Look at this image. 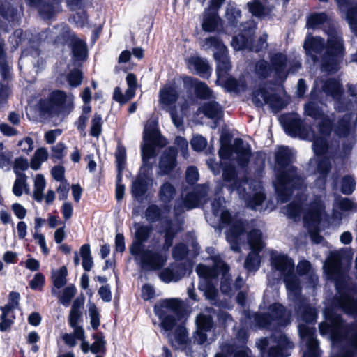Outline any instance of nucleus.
Segmentation results:
<instances>
[{
  "mask_svg": "<svg viewBox=\"0 0 357 357\" xmlns=\"http://www.w3.org/2000/svg\"><path fill=\"white\" fill-rule=\"evenodd\" d=\"M70 50L71 61L75 65H79L87 60L89 56V50L86 42L79 38H76L69 47Z\"/></svg>",
  "mask_w": 357,
  "mask_h": 357,
  "instance_id": "17",
  "label": "nucleus"
},
{
  "mask_svg": "<svg viewBox=\"0 0 357 357\" xmlns=\"http://www.w3.org/2000/svg\"><path fill=\"white\" fill-rule=\"evenodd\" d=\"M322 91L334 98H340L343 93L342 84L335 78H329L322 85Z\"/></svg>",
  "mask_w": 357,
  "mask_h": 357,
  "instance_id": "26",
  "label": "nucleus"
},
{
  "mask_svg": "<svg viewBox=\"0 0 357 357\" xmlns=\"http://www.w3.org/2000/svg\"><path fill=\"white\" fill-rule=\"evenodd\" d=\"M357 109V98L355 100L349 98H340L337 100V111L339 112H353Z\"/></svg>",
  "mask_w": 357,
  "mask_h": 357,
  "instance_id": "48",
  "label": "nucleus"
},
{
  "mask_svg": "<svg viewBox=\"0 0 357 357\" xmlns=\"http://www.w3.org/2000/svg\"><path fill=\"white\" fill-rule=\"evenodd\" d=\"M328 19L325 13H318L312 14L307 19V26L311 29H315L317 26L324 24Z\"/></svg>",
  "mask_w": 357,
  "mask_h": 357,
  "instance_id": "54",
  "label": "nucleus"
},
{
  "mask_svg": "<svg viewBox=\"0 0 357 357\" xmlns=\"http://www.w3.org/2000/svg\"><path fill=\"white\" fill-rule=\"evenodd\" d=\"M293 155L287 146H280L275 153V192L282 202H287L294 190L301 189L304 180L293 165Z\"/></svg>",
  "mask_w": 357,
  "mask_h": 357,
  "instance_id": "3",
  "label": "nucleus"
},
{
  "mask_svg": "<svg viewBox=\"0 0 357 357\" xmlns=\"http://www.w3.org/2000/svg\"><path fill=\"white\" fill-rule=\"evenodd\" d=\"M249 12L257 17H261L265 15V7L259 0H254L247 3Z\"/></svg>",
  "mask_w": 357,
  "mask_h": 357,
  "instance_id": "58",
  "label": "nucleus"
},
{
  "mask_svg": "<svg viewBox=\"0 0 357 357\" xmlns=\"http://www.w3.org/2000/svg\"><path fill=\"white\" fill-rule=\"evenodd\" d=\"M268 313L273 321H275L278 326H286L290 323V315L287 314L286 307L280 303H273L268 307Z\"/></svg>",
  "mask_w": 357,
  "mask_h": 357,
  "instance_id": "18",
  "label": "nucleus"
},
{
  "mask_svg": "<svg viewBox=\"0 0 357 357\" xmlns=\"http://www.w3.org/2000/svg\"><path fill=\"white\" fill-rule=\"evenodd\" d=\"M271 264L274 268L279 271L283 275L284 282L287 288L294 289L298 286L297 279L294 274L295 264L294 260L287 255L279 254L271 257Z\"/></svg>",
  "mask_w": 357,
  "mask_h": 357,
  "instance_id": "8",
  "label": "nucleus"
},
{
  "mask_svg": "<svg viewBox=\"0 0 357 357\" xmlns=\"http://www.w3.org/2000/svg\"><path fill=\"white\" fill-rule=\"evenodd\" d=\"M102 119L100 114L96 113L91 120L90 135L92 137H98L102 132Z\"/></svg>",
  "mask_w": 357,
  "mask_h": 357,
  "instance_id": "61",
  "label": "nucleus"
},
{
  "mask_svg": "<svg viewBox=\"0 0 357 357\" xmlns=\"http://www.w3.org/2000/svg\"><path fill=\"white\" fill-rule=\"evenodd\" d=\"M247 240L250 250L261 252L264 248V243L262 241V232L260 229L257 228L250 229L247 234Z\"/></svg>",
  "mask_w": 357,
  "mask_h": 357,
  "instance_id": "28",
  "label": "nucleus"
},
{
  "mask_svg": "<svg viewBox=\"0 0 357 357\" xmlns=\"http://www.w3.org/2000/svg\"><path fill=\"white\" fill-rule=\"evenodd\" d=\"M189 249L188 245L182 242L176 243L172 250V255L174 260H183L188 255Z\"/></svg>",
  "mask_w": 357,
  "mask_h": 357,
  "instance_id": "53",
  "label": "nucleus"
},
{
  "mask_svg": "<svg viewBox=\"0 0 357 357\" xmlns=\"http://www.w3.org/2000/svg\"><path fill=\"white\" fill-rule=\"evenodd\" d=\"M76 293L77 289L75 286L73 284H70L63 289L62 294L59 296V302L63 306L68 307Z\"/></svg>",
  "mask_w": 357,
  "mask_h": 357,
  "instance_id": "46",
  "label": "nucleus"
},
{
  "mask_svg": "<svg viewBox=\"0 0 357 357\" xmlns=\"http://www.w3.org/2000/svg\"><path fill=\"white\" fill-rule=\"evenodd\" d=\"M356 187V181L350 175H346L342 177L341 181V192L346 195L352 194Z\"/></svg>",
  "mask_w": 357,
  "mask_h": 357,
  "instance_id": "55",
  "label": "nucleus"
},
{
  "mask_svg": "<svg viewBox=\"0 0 357 357\" xmlns=\"http://www.w3.org/2000/svg\"><path fill=\"white\" fill-rule=\"evenodd\" d=\"M246 225V222L243 219L236 218L229 225L227 239L230 243L232 250L235 252H239L241 250L238 241L241 236L245 232Z\"/></svg>",
  "mask_w": 357,
  "mask_h": 357,
  "instance_id": "16",
  "label": "nucleus"
},
{
  "mask_svg": "<svg viewBox=\"0 0 357 357\" xmlns=\"http://www.w3.org/2000/svg\"><path fill=\"white\" fill-rule=\"evenodd\" d=\"M243 29L239 33L232 38L231 46L235 50H248L253 51L255 30V28L246 24H241Z\"/></svg>",
  "mask_w": 357,
  "mask_h": 357,
  "instance_id": "13",
  "label": "nucleus"
},
{
  "mask_svg": "<svg viewBox=\"0 0 357 357\" xmlns=\"http://www.w3.org/2000/svg\"><path fill=\"white\" fill-rule=\"evenodd\" d=\"M272 70L278 75L284 72L287 63V57L285 54L278 52L274 54L270 59Z\"/></svg>",
  "mask_w": 357,
  "mask_h": 357,
  "instance_id": "36",
  "label": "nucleus"
},
{
  "mask_svg": "<svg viewBox=\"0 0 357 357\" xmlns=\"http://www.w3.org/2000/svg\"><path fill=\"white\" fill-rule=\"evenodd\" d=\"M126 149L121 144L118 143L115 151V162L117 174H123L126 165Z\"/></svg>",
  "mask_w": 357,
  "mask_h": 357,
  "instance_id": "35",
  "label": "nucleus"
},
{
  "mask_svg": "<svg viewBox=\"0 0 357 357\" xmlns=\"http://www.w3.org/2000/svg\"><path fill=\"white\" fill-rule=\"evenodd\" d=\"M255 324L261 328H270L272 325V321L270 314L268 312L256 313L254 316Z\"/></svg>",
  "mask_w": 357,
  "mask_h": 357,
  "instance_id": "60",
  "label": "nucleus"
},
{
  "mask_svg": "<svg viewBox=\"0 0 357 357\" xmlns=\"http://www.w3.org/2000/svg\"><path fill=\"white\" fill-rule=\"evenodd\" d=\"M176 195V188L169 181L164 182L158 191V199L163 204L164 209L169 211L171 202Z\"/></svg>",
  "mask_w": 357,
  "mask_h": 357,
  "instance_id": "20",
  "label": "nucleus"
},
{
  "mask_svg": "<svg viewBox=\"0 0 357 357\" xmlns=\"http://www.w3.org/2000/svg\"><path fill=\"white\" fill-rule=\"evenodd\" d=\"M141 264L144 268L158 271L161 269L167 261V256L159 252L146 249L142 256Z\"/></svg>",
  "mask_w": 357,
  "mask_h": 357,
  "instance_id": "15",
  "label": "nucleus"
},
{
  "mask_svg": "<svg viewBox=\"0 0 357 357\" xmlns=\"http://www.w3.org/2000/svg\"><path fill=\"white\" fill-rule=\"evenodd\" d=\"M271 95L264 86H259L252 92V102L256 107H262L264 104L268 103Z\"/></svg>",
  "mask_w": 357,
  "mask_h": 357,
  "instance_id": "30",
  "label": "nucleus"
},
{
  "mask_svg": "<svg viewBox=\"0 0 357 357\" xmlns=\"http://www.w3.org/2000/svg\"><path fill=\"white\" fill-rule=\"evenodd\" d=\"M66 93L61 90L53 91L49 95L48 99L56 114H59L62 111L64 112L66 109H68V113L70 112L71 108H68L70 105H66Z\"/></svg>",
  "mask_w": 357,
  "mask_h": 357,
  "instance_id": "21",
  "label": "nucleus"
},
{
  "mask_svg": "<svg viewBox=\"0 0 357 357\" xmlns=\"http://www.w3.org/2000/svg\"><path fill=\"white\" fill-rule=\"evenodd\" d=\"M135 232L133 239L142 241L143 243L147 242L153 231V226L151 225H142L141 223H135Z\"/></svg>",
  "mask_w": 357,
  "mask_h": 357,
  "instance_id": "37",
  "label": "nucleus"
},
{
  "mask_svg": "<svg viewBox=\"0 0 357 357\" xmlns=\"http://www.w3.org/2000/svg\"><path fill=\"white\" fill-rule=\"evenodd\" d=\"M84 301L85 298L82 294L73 301L68 316V323L70 326H73V324L75 325L77 321L81 320L82 317L81 309L84 306Z\"/></svg>",
  "mask_w": 357,
  "mask_h": 357,
  "instance_id": "23",
  "label": "nucleus"
},
{
  "mask_svg": "<svg viewBox=\"0 0 357 357\" xmlns=\"http://www.w3.org/2000/svg\"><path fill=\"white\" fill-rule=\"evenodd\" d=\"M332 168L330 158L327 155L317 158V172L321 178L326 179L328 176Z\"/></svg>",
  "mask_w": 357,
  "mask_h": 357,
  "instance_id": "44",
  "label": "nucleus"
},
{
  "mask_svg": "<svg viewBox=\"0 0 357 357\" xmlns=\"http://www.w3.org/2000/svg\"><path fill=\"white\" fill-rule=\"evenodd\" d=\"M202 112L211 119H219L223 114L222 107L215 100L204 103L202 107Z\"/></svg>",
  "mask_w": 357,
  "mask_h": 357,
  "instance_id": "29",
  "label": "nucleus"
},
{
  "mask_svg": "<svg viewBox=\"0 0 357 357\" xmlns=\"http://www.w3.org/2000/svg\"><path fill=\"white\" fill-rule=\"evenodd\" d=\"M143 144H141V155L144 172L139 174L132 181L130 188L132 197L135 200L142 202L146 197L149 190L148 173L153 168L151 159L155 158L158 154V149H162L167 146L168 141L162 135L158 128V122L151 121L145 126L143 132Z\"/></svg>",
  "mask_w": 357,
  "mask_h": 357,
  "instance_id": "1",
  "label": "nucleus"
},
{
  "mask_svg": "<svg viewBox=\"0 0 357 357\" xmlns=\"http://www.w3.org/2000/svg\"><path fill=\"white\" fill-rule=\"evenodd\" d=\"M20 295L19 292L12 291L8 294V302L0 307V331L6 332L10 329L14 324L15 315L14 310L19 307Z\"/></svg>",
  "mask_w": 357,
  "mask_h": 357,
  "instance_id": "10",
  "label": "nucleus"
},
{
  "mask_svg": "<svg viewBox=\"0 0 357 357\" xmlns=\"http://www.w3.org/2000/svg\"><path fill=\"white\" fill-rule=\"evenodd\" d=\"M335 288L338 296L335 297V300L338 307L347 314L357 315V299L351 295L347 284H336Z\"/></svg>",
  "mask_w": 357,
  "mask_h": 357,
  "instance_id": "12",
  "label": "nucleus"
},
{
  "mask_svg": "<svg viewBox=\"0 0 357 357\" xmlns=\"http://www.w3.org/2000/svg\"><path fill=\"white\" fill-rule=\"evenodd\" d=\"M39 14L45 19H52L55 13L54 6L52 2L43 0L40 5L36 7Z\"/></svg>",
  "mask_w": 357,
  "mask_h": 357,
  "instance_id": "50",
  "label": "nucleus"
},
{
  "mask_svg": "<svg viewBox=\"0 0 357 357\" xmlns=\"http://www.w3.org/2000/svg\"><path fill=\"white\" fill-rule=\"evenodd\" d=\"M221 21L218 13L211 11L204 16L202 23V30L205 32H215Z\"/></svg>",
  "mask_w": 357,
  "mask_h": 357,
  "instance_id": "27",
  "label": "nucleus"
},
{
  "mask_svg": "<svg viewBox=\"0 0 357 357\" xmlns=\"http://www.w3.org/2000/svg\"><path fill=\"white\" fill-rule=\"evenodd\" d=\"M303 49L313 62L318 61L317 54H321L325 50L321 59V68L330 74L335 73L340 70V65L345 54L343 39L336 33L329 35L326 43L322 37L313 36L308 33L303 43Z\"/></svg>",
  "mask_w": 357,
  "mask_h": 357,
  "instance_id": "2",
  "label": "nucleus"
},
{
  "mask_svg": "<svg viewBox=\"0 0 357 357\" xmlns=\"http://www.w3.org/2000/svg\"><path fill=\"white\" fill-rule=\"evenodd\" d=\"M17 178L13 186V192L17 197H20L23 193V189L26 188V174L16 176Z\"/></svg>",
  "mask_w": 357,
  "mask_h": 357,
  "instance_id": "59",
  "label": "nucleus"
},
{
  "mask_svg": "<svg viewBox=\"0 0 357 357\" xmlns=\"http://www.w3.org/2000/svg\"><path fill=\"white\" fill-rule=\"evenodd\" d=\"M175 275V281H178L184 277L187 273L191 272V266L186 262L176 264L172 267Z\"/></svg>",
  "mask_w": 357,
  "mask_h": 357,
  "instance_id": "57",
  "label": "nucleus"
},
{
  "mask_svg": "<svg viewBox=\"0 0 357 357\" xmlns=\"http://www.w3.org/2000/svg\"><path fill=\"white\" fill-rule=\"evenodd\" d=\"M210 259L213 264L211 266L199 264L196 267L198 276L203 278L206 283H212L217 280L220 275L225 277L229 272V266L220 257V255L211 256Z\"/></svg>",
  "mask_w": 357,
  "mask_h": 357,
  "instance_id": "7",
  "label": "nucleus"
},
{
  "mask_svg": "<svg viewBox=\"0 0 357 357\" xmlns=\"http://www.w3.org/2000/svg\"><path fill=\"white\" fill-rule=\"evenodd\" d=\"M197 328L201 331H211L214 326L213 319L211 315L199 314L196 318Z\"/></svg>",
  "mask_w": 357,
  "mask_h": 357,
  "instance_id": "45",
  "label": "nucleus"
},
{
  "mask_svg": "<svg viewBox=\"0 0 357 357\" xmlns=\"http://www.w3.org/2000/svg\"><path fill=\"white\" fill-rule=\"evenodd\" d=\"M83 78L84 75L82 70L77 68L71 70L66 77L68 84L73 88L79 86L82 84Z\"/></svg>",
  "mask_w": 357,
  "mask_h": 357,
  "instance_id": "51",
  "label": "nucleus"
},
{
  "mask_svg": "<svg viewBox=\"0 0 357 357\" xmlns=\"http://www.w3.org/2000/svg\"><path fill=\"white\" fill-rule=\"evenodd\" d=\"M155 314L160 321V326L165 331H171L185 316L186 310L180 298H166L153 308Z\"/></svg>",
  "mask_w": 357,
  "mask_h": 357,
  "instance_id": "5",
  "label": "nucleus"
},
{
  "mask_svg": "<svg viewBox=\"0 0 357 357\" xmlns=\"http://www.w3.org/2000/svg\"><path fill=\"white\" fill-rule=\"evenodd\" d=\"M135 96L131 94L130 90H126L125 94H123L121 89L119 86L114 88L113 93V100L121 105L127 103L132 100Z\"/></svg>",
  "mask_w": 357,
  "mask_h": 357,
  "instance_id": "56",
  "label": "nucleus"
},
{
  "mask_svg": "<svg viewBox=\"0 0 357 357\" xmlns=\"http://www.w3.org/2000/svg\"><path fill=\"white\" fill-rule=\"evenodd\" d=\"M271 339L275 345L268 348V357H288L291 355L290 350L294 349V344L284 333L275 328Z\"/></svg>",
  "mask_w": 357,
  "mask_h": 357,
  "instance_id": "9",
  "label": "nucleus"
},
{
  "mask_svg": "<svg viewBox=\"0 0 357 357\" xmlns=\"http://www.w3.org/2000/svg\"><path fill=\"white\" fill-rule=\"evenodd\" d=\"M161 208L156 204H150L145 211V217L150 223H154L162 218Z\"/></svg>",
  "mask_w": 357,
  "mask_h": 357,
  "instance_id": "52",
  "label": "nucleus"
},
{
  "mask_svg": "<svg viewBox=\"0 0 357 357\" xmlns=\"http://www.w3.org/2000/svg\"><path fill=\"white\" fill-rule=\"evenodd\" d=\"M206 43L217 49L213 56L216 61V74L218 78L225 77L231 69V63L228 55L227 47L222 41L215 36H210L206 39Z\"/></svg>",
  "mask_w": 357,
  "mask_h": 357,
  "instance_id": "6",
  "label": "nucleus"
},
{
  "mask_svg": "<svg viewBox=\"0 0 357 357\" xmlns=\"http://www.w3.org/2000/svg\"><path fill=\"white\" fill-rule=\"evenodd\" d=\"M190 65L193 66L196 71L200 75H204L209 73L210 66L206 60L201 57H190L188 60Z\"/></svg>",
  "mask_w": 357,
  "mask_h": 357,
  "instance_id": "49",
  "label": "nucleus"
},
{
  "mask_svg": "<svg viewBox=\"0 0 357 357\" xmlns=\"http://www.w3.org/2000/svg\"><path fill=\"white\" fill-rule=\"evenodd\" d=\"M298 333L303 340H306L307 344L317 342L316 331L314 328L305 325H300L298 327Z\"/></svg>",
  "mask_w": 357,
  "mask_h": 357,
  "instance_id": "47",
  "label": "nucleus"
},
{
  "mask_svg": "<svg viewBox=\"0 0 357 357\" xmlns=\"http://www.w3.org/2000/svg\"><path fill=\"white\" fill-rule=\"evenodd\" d=\"M317 126L319 136L330 137L332 132H334L335 123L327 114L319 119Z\"/></svg>",
  "mask_w": 357,
  "mask_h": 357,
  "instance_id": "33",
  "label": "nucleus"
},
{
  "mask_svg": "<svg viewBox=\"0 0 357 357\" xmlns=\"http://www.w3.org/2000/svg\"><path fill=\"white\" fill-rule=\"evenodd\" d=\"M351 128V118L350 114H344L337 121V125L334 126V133L340 138H344L349 136Z\"/></svg>",
  "mask_w": 357,
  "mask_h": 357,
  "instance_id": "25",
  "label": "nucleus"
},
{
  "mask_svg": "<svg viewBox=\"0 0 357 357\" xmlns=\"http://www.w3.org/2000/svg\"><path fill=\"white\" fill-rule=\"evenodd\" d=\"M271 64L265 59H259L255 63V73L259 79H266L272 73Z\"/></svg>",
  "mask_w": 357,
  "mask_h": 357,
  "instance_id": "39",
  "label": "nucleus"
},
{
  "mask_svg": "<svg viewBox=\"0 0 357 357\" xmlns=\"http://www.w3.org/2000/svg\"><path fill=\"white\" fill-rule=\"evenodd\" d=\"M281 122L286 133L291 137H295L305 130L304 121L297 113L282 115Z\"/></svg>",
  "mask_w": 357,
  "mask_h": 357,
  "instance_id": "14",
  "label": "nucleus"
},
{
  "mask_svg": "<svg viewBox=\"0 0 357 357\" xmlns=\"http://www.w3.org/2000/svg\"><path fill=\"white\" fill-rule=\"evenodd\" d=\"M178 151L176 146L167 147L161 153L158 161V174L160 176H170L178 167Z\"/></svg>",
  "mask_w": 357,
  "mask_h": 357,
  "instance_id": "11",
  "label": "nucleus"
},
{
  "mask_svg": "<svg viewBox=\"0 0 357 357\" xmlns=\"http://www.w3.org/2000/svg\"><path fill=\"white\" fill-rule=\"evenodd\" d=\"M77 35L69 26L63 27L61 32L54 38V44L57 47H68L73 40L76 39Z\"/></svg>",
  "mask_w": 357,
  "mask_h": 357,
  "instance_id": "24",
  "label": "nucleus"
},
{
  "mask_svg": "<svg viewBox=\"0 0 357 357\" xmlns=\"http://www.w3.org/2000/svg\"><path fill=\"white\" fill-rule=\"evenodd\" d=\"M68 269L65 266L52 273V280L56 289L63 287L67 283Z\"/></svg>",
  "mask_w": 357,
  "mask_h": 357,
  "instance_id": "42",
  "label": "nucleus"
},
{
  "mask_svg": "<svg viewBox=\"0 0 357 357\" xmlns=\"http://www.w3.org/2000/svg\"><path fill=\"white\" fill-rule=\"evenodd\" d=\"M92 337L94 340V342L91 345V351L95 354H98L99 353L105 354L107 351V342L105 340L103 333L99 332L97 333H93Z\"/></svg>",
  "mask_w": 357,
  "mask_h": 357,
  "instance_id": "41",
  "label": "nucleus"
},
{
  "mask_svg": "<svg viewBox=\"0 0 357 357\" xmlns=\"http://www.w3.org/2000/svg\"><path fill=\"white\" fill-rule=\"evenodd\" d=\"M241 17V11L237 8L236 5L229 3L226 9L225 18L227 22V26L231 28H237L239 24V20Z\"/></svg>",
  "mask_w": 357,
  "mask_h": 357,
  "instance_id": "31",
  "label": "nucleus"
},
{
  "mask_svg": "<svg viewBox=\"0 0 357 357\" xmlns=\"http://www.w3.org/2000/svg\"><path fill=\"white\" fill-rule=\"evenodd\" d=\"M328 138V137L319 135L314 137L312 143V149L317 158L326 155L329 149Z\"/></svg>",
  "mask_w": 357,
  "mask_h": 357,
  "instance_id": "34",
  "label": "nucleus"
},
{
  "mask_svg": "<svg viewBox=\"0 0 357 357\" xmlns=\"http://www.w3.org/2000/svg\"><path fill=\"white\" fill-rule=\"evenodd\" d=\"M159 98L161 105L173 106L172 109H174L175 104L179 98V93L174 86H167L160 89Z\"/></svg>",
  "mask_w": 357,
  "mask_h": 357,
  "instance_id": "22",
  "label": "nucleus"
},
{
  "mask_svg": "<svg viewBox=\"0 0 357 357\" xmlns=\"http://www.w3.org/2000/svg\"><path fill=\"white\" fill-rule=\"evenodd\" d=\"M232 151L237 155V162L241 167H246L252 155L251 149L249 145L245 148L244 141L241 138H236L232 146Z\"/></svg>",
  "mask_w": 357,
  "mask_h": 357,
  "instance_id": "19",
  "label": "nucleus"
},
{
  "mask_svg": "<svg viewBox=\"0 0 357 357\" xmlns=\"http://www.w3.org/2000/svg\"><path fill=\"white\" fill-rule=\"evenodd\" d=\"M301 319L307 324H313L317 317L316 309L310 304H302L299 307Z\"/></svg>",
  "mask_w": 357,
  "mask_h": 357,
  "instance_id": "43",
  "label": "nucleus"
},
{
  "mask_svg": "<svg viewBox=\"0 0 357 357\" xmlns=\"http://www.w3.org/2000/svg\"><path fill=\"white\" fill-rule=\"evenodd\" d=\"M325 322L319 324L321 334L330 333L333 340L348 339V348L344 357H354L357 354V323H347L340 314L333 308H326L324 312Z\"/></svg>",
  "mask_w": 357,
  "mask_h": 357,
  "instance_id": "4",
  "label": "nucleus"
},
{
  "mask_svg": "<svg viewBox=\"0 0 357 357\" xmlns=\"http://www.w3.org/2000/svg\"><path fill=\"white\" fill-rule=\"evenodd\" d=\"M146 250L144 243L135 239L132 240V243L129 246V251L130 254L135 257H139L140 260L142 259V256L144 255V252Z\"/></svg>",
  "mask_w": 357,
  "mask_h": 357,
  "instance_id": "63",
  "label": "nucleus"
},
{
  "mask_svg": "<svg viewBox=\"0 0 357 357\" xmlns=\"http://www.w3.org/2000/svg\"><path fill=\"white\" fill-rule=\"evenodd\" d=\"M194 82V93L196 97L200 100H209L213 96V91L204 82L190 78Z\"/></svg>",
  "mask_w": 357,
  "mask_h": 357,
  "instance_id": "32",
  "label": "nucleus"
},
{
  "mask_svg": "<svg viewBox=\"0 0 357 357\" xmlns=\"http://www.w3.org/2000/svg\"><path fill=\"white\" fill-rule=\"evenodd\" d=\"M304 113L306 116L312 118L315 121L319 120L326 114L322 108L313 101H310L305 104Z\"/></svg>",
  "mask_w": 357,
  "mask_h": 357,
  "instance_id": "40",
  "label": "nucleus"
},
{
  "mask_svg": "<svg viewBox=\"0 0 357 357\" xmlns=\"http://www.w3.org/2000/svg\"><path fill=\"white\" fill-rule=\"evenodd\" d=\"M37 105L41 114L49 116L56 114L48 98L40 99Z\"/></svg>",
  "mask_w": 357,
  "mask_h": 357,
  "instance_id": "62",
  "label": "nucleus"
},
{
  "mask_svg": "<svg viewBox=\"0 0 357 357\" xmlns=\"http://www.w3.org/2000/svg\"><path fill=\"white\" fill-rule=\"evenodd\" d=\"M198 169L195 166H189L185 172V181L190 185H195L199 180Z\"/></svg>",
  "mask_w": 357,
  "mask_h": 357,
  "instance_id": "64",
  "label": "nucleus"
},
{
  "mask_svg": "<svg viewBox=\"0 0 357 357\" xmlns=\"http://www.w3.org/2000/svg\"><path fill=\"white\" fill-rule=\"evenodd\" d=\"M260 252L258 250H251L244 262V267L248 271H257L259 270L261 264Z\"/></svg>",
  "mask_w": 357,
  "mask_h": 357,
  "instance_id": "38",
  "label": "nucleus"
}]
</instances>
